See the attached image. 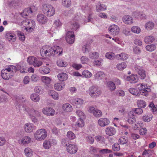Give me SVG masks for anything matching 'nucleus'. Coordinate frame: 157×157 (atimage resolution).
<instances>
[{
    "instance_id": "de8ad7c7",
    "label": "nucleus",
    "mask_w": 157,
    "mask_h": 157,
    "mask_svg": "<svg viewBox=\"0 0 157 157\" xmlns=\"http://www.w3.org/2000/svg\"><path fill=\"white\" fill-rule=\"evenodd\" d=\"M142 108H133L132 109V111H131L130 112H133V113H134L136 114L140 115L142 114L143 112V110Z\"/></svg>"
},
{
    "instance_id": "c85d7f7f",
    "label": "nucleus",
    "mask_w": 157,
    "mask_h": 157,
    "mask_svg": "<svg viewBox=\"0 0 157 157\" xmlns=\"http://www.w3.org/2000/svg\"><path fill=\"white\" fill-rule=\"evenodd\" d=\"M30 98L31 100L34 102L39 101L40 99L39 95L35 93H33L31 94Z\"/></svg>"
},
{
    "instance_id": "ddd939ff",
    "label": "nucleus",
    "mask_w": 157,
    "mask_h": 157,
    "mask_svg": "<svg viewBox=\"0 0 157 157\" xmlns=\"http://www.w3.org/2000/svg\"><path fill=\"white\" fill-rule=\"evenodd\" d=\"M109 123V120L105 118H100L98 121V125L102 127L108 125Z\"/></svg>"
},
{
    "instance_id": "a18cd8bd",
    "label": "nucleus",
    "mask_w": 157,
    "mask_h": 157,
    "mask_svg": "<svg viewBox=\"0 0 157 157\" xmlns=\"http://www.w3.org/2000/svg\"><path fill=\"white\" fill-rule=\"evenodd\" d=\"M43 146L44 148L47 149H49L51 145L49 140H45L43 144Z\"/></svg>"
},
{
    "instance_id": "cd10ccee",
    "label": "nucleus",
    "mask_w": 157,
    "mask_h": 157,
    "mask_svg": "<svg viewBox=\"0 0 157 157\" xmlns=\"http://www.w3.org/2000/svg\"><path fill=\"white\" fill-rule=\"evenodd\" d=\"M71 28L74 30H76L79 28V25L77 21L74 20L71 21Z\"/></svg>"
},
{
    "instance_id": "a211bd4d",
    "label": "nucleus",
    "mask_w": 157,
    "mask_h": 157,
    "mask_svg": "<svg viewBox=\"0 0 157 157\" xmlns=\"http://www.w3.org/2000/svg\"><path fill=\"white\" fill-rule=\"evenodd\" d=\"M128 121L130 124H133L136 122V119L133 114V112L128 113Z\"/></svg>"
},
{
    "instance_id": "473e14b6",
    "label": "nucleus",
    "mask_w": 157,
    "mask_h": 157,
    "mask_svg": "<svg viewBox=\"0 0 157 157\" xmlns=\"http://www.w3.org/2000/svg\"><path fill=\"white\" fill-rule=\"evenodd\" d=\"M84 123L83 121L81 118H79L77 121L75 123V125L76 128L82 127L84 126Z\"/></svg>"
},
{
    "instance_id": "bb28decb",
    "label": "nucleus",
    "mask_w": 157,
    "mask_h": 157,
    "mask_svg": "<svg viewBox=\"0 0 157 157\" xmlns=\"http://www.w3.org/2000/svg\"><path fill=\"white\" fill-rule=\"evenodd\" d=\"M31 140V138L28 136H25L21 139V141L22 144L24 145L27 144L29 143ZM19 142L20 140L19 141Z\"/></svg>"
},
{
    "instance_id": "20e7f679",
    "label": "nucleus",
    "mask_w": 157,
    "mask_h": 157,
    "mask_svg": "<svg viewBox=\"0 0 157 157\" xmlns=\"http://www.w3.org/2000/svg\"><path fill=\"white\" fill-rule=\"evenodd\" d=\"M47 136L46 130L44 128L39 129L34 133V138L36 140L39 141L45 139Z\"/></svg>"
},
{
    "instance_id": "6e6d98bb",
    "label": "nucleus",
    "mask_w": 157,
    "mask_h": 157,
    "mask_svg": "<svg viewBox=\"0 0 157 157\" xmlns=\"http://www.w3.org/2000/svg\"><path fill=\"white\" fill-rule=\"evenodd\" d=\"M41 79L42 81L44 83L46 84L50 83L51 80L48 77L43 76L42 77Z\"/></svg>"
},
{
    "instance_id": "774afa93",
    "label": "nucleus",
    "mask_w": 157,
    "mask_h": 157,
    "mask_svg": "<svg viewBox=\"0 0 157 157\" xmlns=\"http://www.w3.org/2000/svg\"><path fill=\"white\" fill-rule=\"evenodd\" d=\"M18 36L19 37V39L22 41H24L25 40V36L23 33L19 32L17 33Z\"/></svg>"
},
{
    "instance_id": "423d86ee",
    "label": "nucleus",
    "mask_w": 157,
    "mask_h": 157,
    "mask_svg": "<svg viewBox=\"0 0 157 157\" xmlns=\"http://www.w3.org/2000/svg\"><path fill=\"white\" fill-rule=\"evenodd\" d=\"M134 69L136 72L138 73L141 79H144L145 78L146 76V72L142 67L136 65L134 67Z\"/></svg>"
},
{
    "instance_id": "ea45409f",
    "label": "nucleus",
    "mask_w": 157,
    "mask_h": 157,
    "mask_svg": "<svg viewBox=\"0 0 157 157\" xmlns=\"http://www.w3.org/2000/svg\"><path fill=\"white\" fill-rule=\"evenodd\" d=\"M118 141L120 144L124 145L128 143V140L126 137L122 136L120 138Z\"/></svg>"
},
{
    "instance_id": "bf43d9fd",
    "label": "nucleus",
    "mask_w": 157,
    "mask_h": 157,
    "mask_svg": "<svg viewBox=\"0 0 157 157\" xmlns=\"http://www.w3.org/2000/svg\"><path fill=\"white\" fill-rule=\"evenodd\" d=\"M67 42L69 44H72L74 42L75 36H70L66 38Z\"/></svg>"
},
{
    "instance_id": "f257e3e1",
    "label": "nucleus",
    "mask_w": 157,
    "mask_h": 157,
    "mask_svg": "<svg viewBox=\"0 0 157 157\" xmlns=\"http://www.w3.org/2000/svg\"><path fill=\"white\" fill-rule=\"evenodd\" d=\"M138 86H140V89L139 90V92L137 89L133 88L129 89V92L133 95L136 96H139L140 94L146 96L148 95V93L150 91V89L148 88L147 86H145L142 84H138Z\"/></svg>"
},
{
    "instance_id": "864d4df0",
    "label": "nucleus",
    "mask_w": 157,
    "mask_h": 157,
    "mask_svg": "<svg viewBox=\"0 0 157 157\" xmlns=\"http://www.w3.org/2000/svg\"><path fill=\"white\" fill-rule=\"evenodd\" d=\"M104 73L103 72L99 71L95 75V77L97 79H101L104 76Z\"/></svg>"
},
{
    "instance_id": "5701e85b",
    "label": "nucleus",
    "mask_w": 157,
    "mask_h": 157,
    "mask_svg": "<svg viewBox=\"0 0 157 157\" xmlns=\"http://www.w3.org/2000/svg\"><path fill=\"white\" fill-rule=\"evenodd\" d=\"M106 86L109 90L111 91L115 90L116 88L115 83L111 81L107 82Z\"/></svg>"
},
{
    "instance_id": "aec40b11",
    "label": "nucleus",
    "mask_w": 157,
    "mask_h": 157,
    "mask_svg": "<svg viewBox=\"0 0 157 157\" xmlns=\"http://www.w3.org/2000/svg\"><path fill=\"white\" fill-rule=\"evenodd\" d=\"M48 94L49 96L55 100H58L59 98V95L58 93L53 90H50L48 92Z\"/></svg>"
},
{
    "instance_id": "4d7b16f0",
    "label": "nucleus",
    "mask_w": 157,
    "mask_h": 157,
    "mask_svg": "<svg viewBox=\"0 0 157 157\" xmlns=\"http://www.w3.org/2000/svg\"><path fill=\"white\" fill-rule=\"evenodd\" d=\"M105 57L109 59L112 60L114 59V54L111 52H107L105 54Z\"/></svg>"
},
{
    "instance_id": "8fccbe9b",
    "label": "nucleus",
    "mask_w": 157,
    "mask_h": 157,
    "mask_svg": "<svg viewBox=\"0 0 157 157\" xmlns=\"http://www.w3.org/2000/svg\"><path fill=\"white\" fill-rule=\"evenodd\" d=\"M98 53L97 52H90V53L89 57L91 59H95L98 58Z\"/></svg>"
},
{
    "instance_id": "49530a36",
    "label": "nucleus",
    "mask_w": 157,
    "mask_h": 157,
    "mask_svg": "<svg viewBox=\"0 0 157 157\" xmlns=\"http://www.w3.org/2000/svg\"><path fill=\"white\" fill-rule=\"evenodd\" d=\"M94 115L96 117H101L102 114L100 110L96 109L93 112Z\"/></svg>"
},
{
    "instance_id": "338daca9",
    "label": "nucleus",
    "mask_w": 157,
    "mask_h": 157,
    "mask_svg": "<svg viewBox=\"0 0 157 157\" xmlns=\"http://www.w3.org/2000/svg\"><path fill=\"white\" fill-rule=\"evenodd\" d=\"M152 116L151 115L148 116H144L143 117V120L145 122H148L151 121L152 119Z\"/></svg>"
},
{
    "instance_id": "2eb2a0df",
    "label": "nucleus",
    "mask_w": 157,
    "mask_h": 157,
    "mask_svg": "<svg viewBox=\"0 0 157 157\" xmlns=\"http://www.w3.org/2000/svg\"><path fill=\"white\" fill-rule=\"evenodd\" d=\"M126 79L131 83H136L138 82V78L137 75H134L133 74L130 76H128Z\"/></svg>"
},
{
    "instance_id": "2f4dec72",
    "label": "nucleus",
    "mask_w": 157,
    "mask_h": 157,
    "mask_svg": "<svg viewBox=\"0 0 157 157\" xmlns=\"http://www.w3.org/2000/svg\"><path fill=\"white\" fill-rule=\"evenodd\" d=\"M64 86V84L62 83H56L55 84L54 88L58 91L61 90Z\"/></svg>"
},
{
    "instance_id": "4be33fe9",
    "label": "nucleus",
    "mask_w": 157,
    "mask_h": 157,
    "mask_svg": "<svg viewBox=\"0 0 157 157\" xmlns=\"http://www.w3.org/2000/svg\"><path fill=\"white\" fill-rule=\"evenodd\" d=\"M128 55L124 53L117 54L116 56V58L119 60H126L128 58Z\"/></svg>"
},
{
    "instance_id": "5fc2aeb1",
    "label": "nucleus",
    "mask_w": 157,
    "mask_h": 157,
    "mask_svg": "<svg viewBox=\"0 0 157 157\" xmlns=\"http://www.w3.org/2000/svg\"><path fill=\"white\" fill-rule=\"evenodd\" d=\"M131 30L133 32L136 33H139L141 31L140 28L137 26L132 27Z\"/></svg>"
},
{
    "instance_id": "412c9836",
    "label": "nucleus",
    "mask_w": 157,
    "mask_h": 157,
    "mask_svg": "<svg viewBox=\"0 0 157 157\" xmlns=\"http://www.w3.org/2000/svg\"><path fill=\"white\" fill-rule=\"evenodd\" d=\"M33 11L31 8L25 9L22 13V16L25 18H27L29 14H31Z\"/></svg>"
},
{
    "instance_id": "3c124183",
    "label": "nucleus",
    "mask_w": 157,
    "mask_h": 157,
    "mask_svg": "<svg viewBox=\"0 0 157 157\" xmlns=\"http://www.w3.org/2000/svg\"><path fill=\"white\" fill-rule=\"evenodd\" d=\"M148 107L151 108V110L153 112H156L157 106L156 107L153 102H151L149 105Z\"/></svg>"
},
{
    "instance_id": "052dcab7",
    "label": "nucleus",
    "mask_w": 157,
    "mask_h": 157,
    "mask_svg": "<svg viewBox=\"0 0 157 157\" xmlns=\"http://www.w3.org/2000/svg\"><path fill=\"white\" fill-rule=\"evenodd\" d=\"M86 139L87 142L90 144H93L94 142V138L90 136H86Z\"/></svg>"
},
{
    "instance_id": "39448f33",
    "label": "nucleus",
    "mask_w": 157,
    "mask_h": 157,
    "mask_svg": "<svg viewBox=\"0 0 157 157\" xmlns=\"http://www.w3.org/2000/svg\"><path fill=\"white\" fill-rule=\"evenodd\" d=\"M89 94L92 97L96 98L100 95L101 93L100 88L98 86H92L89 90Z\"/></svg>"
},
{
    "instance_id": "6e6552de",
    "label": "nucleus",
    "mask_w": 157,
    "mask_h": 157,
    "mask_svg": "<svg viewBox=\"0 0 157 157\" xmlns=\"http://www.w3.org/2000/svg\"><path fill=\"white\" fill-rule=\"evenodd\" d=\"M110 33L113 35H117L119 31V28L117 25H113L110 26L109 28Z\"/></svg>"
},
{
    "instance_id": "9b49d317",
    "label": "nucleus",
    "mask_w": 157,
    "mask_h": 157,
    "mask_svg": "<svg viewBox=\"0 0 157 157\" xmlns=\"http://www.w3.org/2000/svg\"><path fill=\"white\" fill-rule=\"evenodd\" d=\"M1 74L2 78L6 80L9 79L13 76L11 72H8L6 70H2Z\"/></svg>"
},
{
    "instance_id": "a19ab883",
    "label": "nucleus",
    "mask_w": 157,
    "mask_h": 157,
    "mask_svg": "<svg viewBox=\"0 0 157 157\" xmlns=\"http://www.w3.org/2000/svg\"><path fill=\"white\" fill-rule=\"evenodd\" d=\"M138 106L141 108H144L146 106V103L145 101L143 100H138L137 102Z\"/></svg>"
},
{
    "instance_id": "9d476101",
    "label": "nucleus",
    "mask_w": 157,
    "mask_h": 157,
    "mask_svg": "<svg viewBox=\"0 0 157 157\" xmlns=\"http://www.w3.org/2000/svg\"><path fill=\"white\" fill-rule=\"evenodd\" d=\"M5 37L8 41L13 42L15 41L16 37L14 33L8 32L6 33Z\"/></svg>"
},
{
    "instance_id": "680f3d73",
    "label": "nucleus",
    "mask_w": 157,
    "mask_h": 157,
    "mask_svg": "<svg viewBox=\"0 0 157 157\" xmlns=\"http://www.w3.org/2000/svg\"><path fill=\"white\" fill-rule=\"evenodd\" d=\"M72 67L76 70H79L82 67L81 64L75 63L72 64Z\"/></svg>"
},
{
    "instance_id": "603ef678",
    "label": "nucleus",
    "mask_w": 157,
    "mask_h": 157,
    "mask_svg": "<svg viewBox=\"0 0 157 157\" xmlns=\"http://www.w3.org/2000/svg\"><path fill=\"white\" fill-rule=\"evenodd\" d=\"M99 151L100 154H101L110 153L112 152V150L107 148L102 149L100 150Z\"/></svg>"
},
{
    "instance_id": "f8f14e48",
    "label": "nucleus",
    "mask_w": 157,
    "mask_h": 157,
    "mask_svg": "<svg viewBox=\"0 0 157 157\" xmlns=\"http://www.w3.org/2000/svg\"><path fill=\"white\" fill-rule=\"evenodd\" d=\"M77 147L76 146L73 144H69L67 147V150L69 153L73 154L76 153L77 151Z\"/></svg>"
},
{
    "instance_id": "72a5a7b5",
    "label": "nucleus",
    "mask_w": 157,
    "mask_h": 157,
    "mask_svg": "<svg viewBox=\"0 0 157 157\" xmlns=\"http://www.w3.org/2000/svg\"><path fill=\"white\" fill-rule=\"evenodd\" d=\"M27 27L29 29V31H30L31 29L33 30L35 28V24L33 21H30L27 22Z\"/></svg>"
},
{
    "instance_id": "1a4fd4ad",
    "label": "nucleus",
    "mask_w": 157,
    "mask_h": 157,
    "mask_svg": "<svg viewBox=\"0 0 157 157\" xmlns=\"http://www.w3.org/2000/svg\"><path fill=\"white\" fill-rule=\"evenodd\" d=\"M43 113L48 116H52L54 115L55 111L51 107H45L43 109Z\"/></svg>"
},
{
    "instance_id": "69168bd1",
    "label": "nucleus",
    "mask_w": 157,
    "mask_h": 157,
    "mask_svg": "<svg viewBox=\"0 0 157 157\" xmlns=\"http://www.w3.org/2000/svg\"><path fill=\"white\" fill-rule=\"evenodd\" d=\"M81 60L82 63H86L89 61V59L86 56H82L81 58Z\"/></svg>"
},
{
    "instance_id": "e433bc0d",
    "label": "nucleus",
    "mask_w": 157,
    "mask_h": 157,
    "mask_svg": "<svg viewBox=\"0 0 157 157\" xmlns=\"http://www.w3.org/2000/svg\"><path fill=\"white\" fill-rule=\"evenodd\" d=\"M127 67L125 63L123 62L118 64L116 66V68L119 70H122Z\"/></svg>"
},
{
    "instance_id": "0e129e2a",
    "label": "nucleus",
    "mask_w": 157,
    "mask_h": 157,
    "mask_svg": "<svg viewBox=\"0 0 157 157\" xmlns=\"http://www.w3.org/2000/svg\"><path fill=\"white\" fill-rule=\"evenodd\" d=\"M112 148L113 151H118L120 149V147L119 144L117 143L114 144L113 145Z\"/></svg>"
},
{
    "instance_id": "f03ea898",
    "label": "nucleus",
    "mask_w": 157,
    "mask_h": 157,
    "mask_svg": "<svg viewBox=\"0 0 157 157\" xmlns=\"http://www.w3.org/2000/svg\"><path fill=\"white\" fill-rule=\"evenodd\" d=\"M23 109L27 112L33 122L34 123L37 122V119L35 116L37 117L40 116V113L39 111L36 110L33 108L30 109L27 107H25Z\"/></svg>"
},
{
    "instance_id": "393cba45",
    "label": "nucleus",
    "mask_w": 157,
    "mask_h": 157,
    "mask_svg": "<svg viewBox=\"0 0 157 157\" xmlns=\"http://www.w3.org/2000/svg\"><path fill=\"white\" fill-rule=\"evenodd\" d=\"M106 9V6L103 4H101L100 2H98L96 5V10L98 12L104 11Z\"/></svg>"
},
{
    "instance_id": "4c0bfd02",
    "label": "nucleus",
    "mask_w": 157,
    "mask_h": 157,
    "mask_svg": "<svg viewBox=\"0 0 157 157\" xmlns=\"http://www.w3.org/2000/svg\"><path fill=\"white\" fill-rule=\"evenodd\" d=\"M154 26V24L153 22L149 21L145 25V27L147 30H151L153 29Z\"/></svg>"
},
{
    "instance_id": "c03bdc74",
    "label": "nucleus",
    "mask_w": 157,
    "mask_h": 157,
    "mask_svg": "<svg viewBox=\"0 0 157 157\" xmlns=\"http://www.w3.org/2000/svg\"><path fill=\"white\" fill-rule=\"evenodd\" d=\"M156 48L155 45L153 44L147 45L146 47V48L147 50L150 52L154 51L155 49Z\"/></svg>"
},
{
    "instance_id": "e2e57ef3",
    "label": "nucleus",
    "mask_w": 157,
    "mask_h": 157,
    "mask_svg": "<svg viewBox=\"0 0 157 157\" xmlns=\"http://www.w3.org/2000/svg\"><path fill=\"white\" fill-rule=\"evenodd\" d=\"M35 57L33 56L29 57L28 58L27 61L30 65H33L34 62L35 61Z\"/></svg>"
},
{
    "instance_id": "c9c22d12",
    "label": "nucleus",
    "mask_w": 157,
    "mask_h": 157,
    "mask_svg": "<svg viewBox=\"0 0 157 157\" xmlns=\"http://www.w3.org/2000/svg\"><path fill=\"white\" fill-rule=\"evenodd\" d=\"M71 4V0H62V5L66 8L69 7Z\"/></svg>"
},
{
    "instance_id": "58836bf2",
    "label": "nucleus",
    "mask_w": 157,
    "mask_h": 157,
    "mask_svg": "<svg viewBox=\"0 0 157 157\" xmlns=\"http://www.w3.org/2000/svg\"><path fill=\"white\" fill-rule=\"evenodd\" d=\"M25 155L28 157H30L33 154V151L30 148L27 147L24 150Z\"/></svg>"
},
{
    "instance_id": "0eeeda50",
    "label": "nucleus",
    "mask_w": 157,
    "mask_h": 157,
    "mask_svg": "<svg viewBox=\"0 0 157 157\" xmlns=\"http://www.w3.org/2000/svg\"><path fill=\"white\" fill-rule=\"evenodd\" d=\"M70 102L73 105L79 107L83 104L84 101L82 98H72L70 100Z\"/></svg>"
},
{
    "instance_id": "6ab92c4d",
    "label": "nucleus",
    "mask_w": 157,
    "mask_h": 157,
    "mask_svg": "<svg viewBox=\"0 0 157 157\" xmlns=\"http://www.w3.org/2000/svg\"><path fill=\"white\" fill-rule=\"evenodd\" d=\"M68 77V75L64 72L59 73L57 75L58 79L62 82L66 80L67 79Z\"/></svg>"
},
{
    "instance_id": "c756f323",
    "label": "nucleus",
    "mask_w": 157,
    "mask_h": 157,
    "mask_svg": "<svg viewBox=\"0 0 157 157\" xmlns=\"http://www.w3.org/2000/svg\"><path fill=\"white\" fill-rule=\"evenodd\" d=\"M39 71L42 74H47L50 72V69L47 67H43L40 68Z\"/></svg>"
},
{
    "instance_id": "37998d69",
    "label": "nucleus",
    "mask_w": 157,
    "mask_h": 157,
    "mask_svg": "<svg viewBox=\"0 0 157 157\" xmlns=\"http://www.w3.org/2000/svg\"><path fill=\"white\" fill-rule=\"evenodd\" d=\"M67 138L70 140H73L75 138V135L73 132L70 131L67 132Z\"/></svg>"
},
{
    "instance_id": "a878e982",
    "label": "nucleus",
    "mask_w": 157,
    "mask_h": 157,
    "mask_svg": "<svg viewBox=\"0 0 157 157\" xmlns=\"http://www.w3.org/2000/svg\"><path fill=\"white\" fill-rule=\"evenodd\" d=\"M63 110L66 112H70L72 110L71 105L69 103H66L63 105L62 106Z\"/></svg>"
},
{
    "instance_id": "b1692460",
    "label": "nucleus",
    "mask_w": 157,
    "mask_h": 157,
    "mask_svg": "<svg viewBox=\"0 0 157 157\" xmlns=\"http://www.w3.org/2000/svg\"><path fill=\"white\" fill-rule=\"evenodd\" d=\"M124 22L126 24H130L132 23V17L129 15L124 16L123 18Z\"/></svg>"
},
{
    "instance_id": "f704fd0d",
    "label": "nucleus",
    "mask_w": 157,
    "mask_h": 157,
    "mask_svg": "<svg viewBox=\"0 0 157 157\" xmlns=\"http://www.w3.org/2000/svg\"><path fill=\"white\" fill-rule=\"evenodd\" d=\"M54 55L59 53L58 55H60L63 52V49L59 46H56L54 47Z\"/></svg>"
},
{
    "instance_id": "09e8293b",
    "label": "nucleus",
    "mask_w": 157,
    "mask_h": 157,
    "mask_svg": "<svg viewBox=\"0 0 157 157\" xmlns=\"http://www.w3.org/2000/svg\"><path fill=\"white\" fill-rule=\"evenodd\" d=\"M82 75L85 78H89L91 77V73L88 70H85L82 72Z\"/></svg>"
},
{
    "instance_id": "dca6fc26",
    "label": "nucleus",
    "mask_w": 157,
    "mask_h": 157,
    "mask_svg": "<svg viewBox=\"0 0 157 157\" xmlns=\"http://www.w3.org/2000/svg\"><path fill=\"white\" fill-rule=\"evenodd\" d=\"M35 127L30 123H27L25 125V130L27 133L32 132L34 129H35Z\"/></svg>"
},
{
    "instance_id": "13d9d810",
    "label": "nucleus",
    "mask_w": 157,
    "mask_h": 157,
    "mask_svg": "<svg viewBox=\"0 0 157 157\" xmlns=\"http://www.w3.org/2000/svg\"><path fill=\"white\" fill-rule=\"evenodd\" d=\"M62 25L60 20L58 19L55 20L53 23V25L56 28H57L60 27Z\"/></svg>"
},
{
    "instance_id": "7c9ffc66",
    "label": "nucleus",
    "mask_w": 157,
    "mask_h": 157,
    "mask_svg": "<svg viewBox=\"0 0 157 157\" xmlns=\"http://www.w3.org/2000/svg\"><path fill=\"white\" fill-rule=\"evenodd\" d=\"M155 40L154 37L152 36H146L144 38V41L147 44H150Z\"/></svg>"
},
{
    "instance_id": "4468645a",
    "label": "nucleus",
    "mask_w": 157,
    "mask_h": 157,
    "mask_svg": "<svg viewBox=\"0 0 157 157\" xmlns=\"http://www.w3.org/2000/svg\"><path fill=\"white\" fill-rule=\"evenodd\" d=\"M37 21L40 23L45 24L47 22V18L43 14H38L37 17Z\"/></svg>"
},
{
    "instance_id": "7ed1b4c3",
    "label": "nucleus",
    "mask_w": 157,
    "mask_h": 157,
    "mask_svg": "<svg viewBox=\"0 0 157 157\" xmlns=\"http://www.w3.org/2000/svg\"><path fill=\"white\" fill-rule=\"evenodd\" d=\"M42 7L43 13L47 16H52L55 14V9L52 5L48 4H44L43 5Z\"/></svg>"
},
{
    "instance_id": "f3484780",
    "label": "nucleus",
    "mask_w": 157,
    "mask_h": 157,
    "mask_svg": "<svg viewBox=\"0 0 157 157\" xmlns=\"http://www.w3.org/2000/svg\"><path fill=\"white\" fill-rule=\"evenodd\" d=\"M116 132V129L113 127H107L105 130L106 134L109 136L114 135Z\"/></svg>"
},
{
    "instance_id": "79ce46f5",
    "label": "nucleus",
    "mask_w": 157,
    "mask_h": 157,
    "mask_svg": "<svg viewBox=\"0 0 157 157\" xmlns=\"http://www.w3.org/2000/svg\"><path fill=\"white\" fill-rule=\"evenodd\" d=\"M57 64L60 67H66L67 65V63L62 60L59 59L57 62Z\"/></svg>"
}]
</instances>
